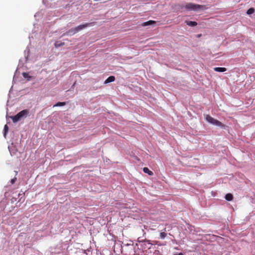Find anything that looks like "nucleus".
<instances>
[{
	"label": "nucleus",
	"instance_id": "obj_1",
	"mask_svg": "<svg viewBox=\"0 0 255 255\" xmlns=\"http://www.w3.org/2000/svg\"><path fill=\"white\" fill-rule=\"evenodd\" d=\"M91 25V23H87L85 24H83L82 25H80L78 26L77 27L72 28L70 29L69 31H67L66 33H65L63 35H73L76 33L78 32L79 31L87 27L88 26H90Z\"/></svg>",
	"mask_w": 255,
	"mask_h": 255
},
{
	"label": "nucleus",
	"instance_id": "obj_2",
	"mask_svg": "<svg viewBox=\"0 0 255 255\" xmlns=\"http://www.w3.org/2000/svg\"><path fill=\"white\" fill-rule=\"evenodd\" d=\"M185 7L188 10H198L199 9L204 10L206 9V6L203 5H199L192 3H187Z\"/></svg>",
	"mask_w": 255,
	"mask_h": 255
},
{
	"label": "nucleus",
	"instance_id": "obj_3",
	"mask_svg": "<svg viewBox=\"0 0 255 255\" xmlns=\"http://www.w3.org/2000/svg\"><path fill=\"white\" fill-rule=\"evenodd\" d=\"M205 119L208 123L213 125H215L221 128H224L225 127V125H224L223 123L214 119L213 117H212L211 116L209 115H207L206 116Z\"/></svg>",
	"mask_w": 255,
	"mask_h": 255
},
{
	"label": "nucleus",
	"instance_id": "obj_4",
	"mask_svg": "<svg viewBox=\"0 0 255 255\" xmlns=\"http://www.w3.org/2000/svg\"><path fill=\"white\" fill-rule=\"evenodd\" d=\"M28 113V112L27 110H23L21 112H19L15 116L11 117L13 123H16L18 121L21 120L24 116H26Z\"/></svg>",
	"mask_w": 255,
	"mask_h": 255
},
{
	"label": "nucleus",
	"instance_id": "obj_5",
	"mask_svg": "<svg viewBox=\"0 0 255 255\" xmlns=\"http://www.w3.org/2000/svg\"><path fill=\"white\" fill-rule=\"evenodd\" d=\"M115 80V77L113 76H111L109 77L105 81V84H108L109 83H111L114 82Z\"/></svg>",
	"mask_w": 255,
	"mask_h": 255
},
{
	"label": "nucleus",
	"instance_id": "obj_6",
	"mask_svg": "<svg viewBox=\"0 0 255 255\" xmlns=\"http://www.w3.org/2000/svg\"><path fill=\"white\" fill-rule=\"evenodd\" d=\"M214 70L216 72H224L226 71L227 69L225 67H215Z\"/></svg>",
	"mask_w": 255,
	"mask_h": 255
},
{
	"label": "nucleus",
	"instance_id": "obj_7",
	"mask_svg": "<svg viewBox=\"0 0 255 255\" xmlns=\"http://www.w3.org/2000/svg\"><path fill=\"white\" fill-rule=\"evenodd\" d=\"M156 22L155 21H154V20H149L148 21L143 22L142 24V25L143 26H148V25H151V24H155V23H156Z\"/></svg>",
	"mask_w": 255,
	"mask_h": 255
},
{
	"label": "nucleus",
	"instance_id": "obj_8",
	"mask_svg": "<svg viewBox=\"0 0 255 255\" xmlns=\"http://www.w3.org/2000/svg\"><path fill=\"white\" fill-rule=\"evenodd\" d=\"M185 23L188 25L190 26H195L197 25V23L196 21H186Z\"/></svg>",
	"mask_w": 255,
	"mask_h": 255
},
{
	"label": "nucleus",
	"instance_id": "obj_9",
	"mask_svg": "<svg viewBox=\"0 0 255 255\" xmlns=\"http://www.w3.org/2000/svg\"><path fill=\"white\" fill-rule=\"evenodd\" d=\"M143 171L144 173L148 174L149 175H152L153 174V172L150 171L147 167H144Z\"/></svg>",
	"mask_w": 255,
	"mask_h": 255
},
{
	"label": "nucleus",
	"instance_id": "obj_10",
	"mask_svg": "<svg viewBox=\"0 0 255 255\" xmlns=\"http://www.w3.org/2000/svg\"><path fill=\"white\" fill-rule=\"evenodd\" d=\"M225 199L229 201H232L233 199V196L231 193H228L225 196Z\"/></svg>",
	"mask_w": 255,
	"mask_h": 255
},
{
	"label": "nucleus",
	"instance_id": "obj_11",
	"mask_svg": "<svg viewBox=\"0 0 255 255\" xmlns=\"http://www.w3.org/2000/svg\"><path fill=\"white\" fill-rule=\"evenodd\" d=\"M166 229H164V232H161L160 234V238L161 239H164L167 236V234L165 233Z\"/></svg>",
	"mask_w": 255,
	"mask_h": 255
},
{
	"label": "nucleus",
	"instance_id": "obj_12",
	"mask_svg": "<svg viewBox=\"0 0 255 255\" xmlns=\"http://www.w3.org/2000/svg\"><path fill=\"white\" fill-rule=\"evenodd\" d=\"M8 127L7 125H5L4 127V133L3 135L5 137L7 132H8Z\"/></svg>",
	"mask_w": 255,
	"mask_h": 255
},
{
	"label": "nucleus",
	"instance_id": "obj_13",
	"mask_svg": "<svg viewBox=\"0 0 255 255\" xmlns=\"http://www.w3.org/2000/svg\"><path fill=\"white\" fill-rule=\"evenodd\" d=\"M22 76L24 78L27 79L28 80H29L30 78H31L30 76H29L28 73L26 72H23L22 73Z\"/></svg>",
	"mask_w": 255,
	"mask_h": 255
},
{
	"label": "nucleus",
	"instance_id": "obj_14",
	"mask_svg": "<svg viewBox=\"0 0 255 255\" xmlns=\"http://www.w3.org/2000/svg\"><path fill=\"white\" fill-rule=\"evenodd\" d=\"M65 102H58L54 106V107L63 106H65Z\"/></svg>",
	"mask_w": 255,
	"mask_h": 255
},
{
	"label": "nucleus",
	"instance_id": "obj_15",
	"mask_svg": "<svg viewBox=\"0 0 255 255\" xmlns=\"http://www.w3.org/2000/svg\"><path fill=\"white\" fill-rule=\"evenodd\" d=\"M64 44V42H62L61 43H58V42H56L55 43V46L56 47H59L62 45H63Z\"/></svg>",
	"mask_w": 255,
	"mask_h": 255
},
{
	"label": "nucleus",
	"instance_id": "obj_16",
	"mask_svg": "<svg viewBox=\"0 0 255 255\" xmlns=\"http://www.w3.org/2000/svg\"><path fill=\"white\" fill-rule=\"evenodd\" d=\"M254 12V9L253 8H251L248 10L247 13L249 14H252Z\"/></svg>",
	"mask_w": 255,
	"mask_h": 255
},
{
	"label": "nucleus",
	"instance_id": "obj_17",
	"mask_svg": "<svg viewBox=\"0 0 255 255\" xmlns=\"http://www.w3.org/2000/svg\"><path fill=\"white\" fill-rule=\"evenodd\" d=\"M16 178L14 177L11 180L10 182L11 184H14L15 183V182L16 181Z\"/></svg>",
	"mask_w": 255,
	"mask_h": 255
},
{
	"label": "nucleus",
	"instance_id": "obj_18",
	"mask_svg": "<svg viewBox=\"0 0 255 255\" xmlns=\"http://www.w3.org/2000/svg\"><path fill=\"white\" fill-rule=\"evenodd\" d=\"M175 255H183L182 253H179L178 254H175Z\"/></svg>",
	"mask_w": 255,
	"mask_h": 255
},
{
	"label": "nucleus",
	"instance_id": "obj_19",
	"mask_svg": "<svg viewBox=\"0 0 255 255\" xmlns=\"http://www.w3.org/2000/svg\"><path fill=\"white\" fill-rule=\"evenodd\" d=\"M201 34H198V35H197V37H200L201 36Z\"/></svg>",
	"mask_w": 255,
	"mask_h": 255
}]
</instances>
